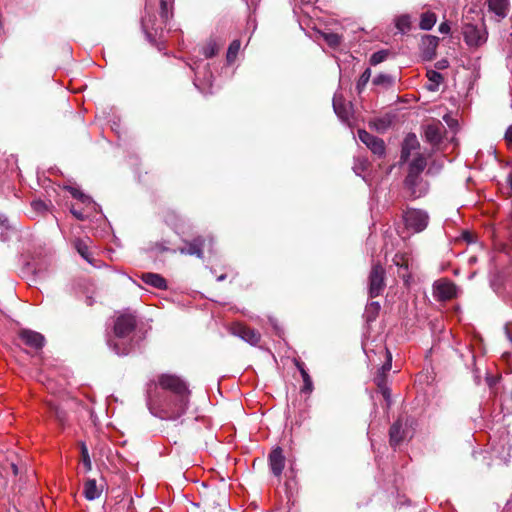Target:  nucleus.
<instances>
[{
    "label": "nucleus",
    "mask_w": 512,
    "mask_h": 512,
    "mask_svg": "<svg viewBox=\"0 0 512 512\" xmlns=\"http://www.w3.org/2000/svg\"><path fill=\"white\" fill-rule=\"evenodd\" d=\"M158 384L147 391V406L152 415L174 421L183 416L189 406L190 391L187 383L176 375L162 374Z\"/></svg>",
    "instance_id": "f257e3e1"
},
{
    "label": "nucleus",
    "mask_w": 512,
    "mask_h": 512,
    "mask_svg": "<svg viewBox=\"0 0 512 512\" xmlns=\"http://www.w3.org/2000/svg\"><path fill=\"white\" fill-rule=\"evenodd\" d=\"M136 327V317L132 314H122L117 317L114 324V334L117 341L109 339L107 341L109 347L117 355H127L132 350L131 343H126L124 339L134 331Z\"/></svg>",
    "instance_id": "f03ea898"
},
{
    "label": "nucleus",
    "mask_w": 512,
    "mask_h": 512,
    "mask_svg": "<svg viewBox=\"0 0 512 512\" xmlns=\"http://www.w3.org/2000/svg\"><path fill=\"white\" fill-rule=\"evenodd\" d=\"M414 420L412 418H398L390 427L389 443L393 448L399 446L402 442L413 437Z\"/></svg>",
    "instance_id": "7ed1b4c3"
},
{
    "label": "nucleus",
    "mask_w": 512,
    "mask_h": 512,
    "mask_svg": "<svg viewBox=\"0 0 512 512\" xmlns=\"http://www.w3.org/2000/svg\"><path fill=\"white\" fill-rule=\"evenodd\" d=\"M190 68L195 74L194 86L202 93H212V73L209 70V64L203 61H194Z\"/></svg>",
    "instance_id": "20e7f679"
},
{
    "label": "nucleus",
    "mask_w": 512,
    "mask_h": 512,
    "mask_svg": "<svg viewBox=\"0 0 512 512\" xmlns=\"http://www.w3.org/2000/svg\"><path fill=\"white\" fill-rule=\"evenodd\" d=\"M403 219L407 229L413 232H422L429 223V215L425 210L408 208L404 211Z\"/></svg>",
    "instance_id": "39448f33"
},
{
    "label": "nucleus",
    "mask_w": 512,
    "mask_h": 512,
    "mask_svg": "<svg viewBox=\"0 0 512 512\" xmlns=\"http://www.w3.org/2000/svg\"><path fill=\"white\" fill-rule=\"evenodd\" d=\"M385 288V269L379 263L372 265L368 277V293L371 298L381 295Z\"/></svg>",
    "instance_id": "423d86ee"
},
{
    "label": "nucleus",
    "mask_w": 512,
    "mask_h": 512,
    "mask_svg": "<svg viewBox=\"0 0 512 512\" xmlns=\"http://www.w3.org/2000/svg\"><path fill=\"white\" fill-rule=\"evenodd\" d=\"M462 34L469 47H479L487 41V31L483 25L466 23L462 28Z\"/></svg>",
    "instance_id": "0eeeda50"
},
{
    "label": "nucleus",
    "mask_w": 512,
    "mask_h": 512,
    "mask_svg": "<svg viewBox=\"0 0 512 512\" xmlns=\"http://www.w3.org/2000/svg\"><path fill=\"white\" fill-rule=\"evenodd\" d=\"M358 138L374 155L380 158L385 156L386 146L381 138L370 134L364 129L358 130Z\"/></svg>",
    "instance_id": "6e6552de"
},
{
    "label": "nucleus",
    "mask_w": 512,
    "mask_h": 512,
    "mask_svg": "<svg viewBox=\"0 0 512 512\" xmlns=\"http://www.w3.org/2000/svg\"><path fill=\"white\" fill-rule=\"evenodd\" d=\"M433 296L438 301H447L457 296V286L448 279H440L433 284Z\"/></svg>",
    "instance_id": "1a4fd4ad"
},
{
    "label": "nucleus",
    "mask_w": 512,
    "mask_h": 512,
    "mask_svg": "<svg viewBox=\"0 0 512 512\" xmlns=\"http://www.w3.org/2000/svg\"><path fill=\"white\" fill-rule=\"evenodd\" d=\"M229 332L252 346L258 345L261 340V334L257 330L241 323H233L229 328Z\"/></svg>",
    "instance_id": "9d476101"
},
{
    "label": "nucleus",
    "mask_w": 512,
    "mask_h": 512,
    "mask_svg": "<svg viewBox=\"0 0 512 512\" xmlns=\"http://www.w3.org/2000/svg\"><path fill=\"white\" fill-rule=\"evenodd\" d=\"M19 337L25 345L35 350L42 349L45 344L44 336L41 333L30 329H22L19 332Z\"/></svg>",
    "instance_id": "9b49d317"
},
{
    "label": "nucleus",
    "mask_w": 512,
    "mask_h": 512,
    "mask_svg": "<svg viewBox=\"0 0 512 512\" xmlns=\"http://www.w3.org/2000/svg\"><path fill=\"white\" fill-rule=\"evenodd\" d=\"M333 109L338 118L344 122L349 123L350 117L352 115V104L345 103L342 95L335 94L333 97Z\"/></svg>",
    "instance_id": "f8f14e48"
},
{
    "label": "nucleus",
    "mask_w": 512,
    "mask_h": 512,
    "mask_svg": "<svg viewBox=\"0 0 512 512\" xmlns=\"http://www.w3.org/2000/svg\"><path fill=\"white\" fill-rule=\"evenodd\" d=\"M405 188L409 193V197L412 199H417L423 197L427 194L429 185L426 181L423 180L421 175L417 176L413 184L407 183V177L404 181Z\"/></svg>",
    "instance_id": "ddd939ff"
},
{
    "label": "nucleus",
    "mask_w": 512,
    "mask_h": 512,
    "mask_svg": "<svg viewBox=\"0 0 512 512\" xmlns=\"http://www.w3.org/2000/svg\"><path fill=\"white\" fill-rule=\"evenodd\" d=\"M445 131L441 122H434L425 127V138L432 145H438L442 141Z\"/></svg>",
    "instance_id": "4468645a"
},
{
    "label": "nucleus",
    "mask_w": 512,
    "mask_h": 512,
    "mask_svg": "<svg viewBox=\"0 0 512 512\" xmlns=\"http://www.w3.org/2000/svg\"><path fill=\"white\" fill-rule=\"evenodd\" d=\"M285 464V457L280 447H276L269 454V465L272 473L279 477L282 474Z\"/></svg>",
    "instance_id": "2eb2a0df"
},
{
    "label": "nucleus",
    "mask_w": 512,
    "mask_h": 512,
    "mask_svg": "<svg viewBox=\"0 0 512 512\" xmlns=\"http://www.w3.org/2000/svg\"><path fill=\"white\" fill-rule=\"evenodd\" d=\"M425 167H426V159L424 158L423 155L419 154L417 157H415L412 160V162L409 165V171L406 176L407 183L410 185L413 184L415 179L417 178V176L421 175V173L423 172Z\"/></svg>",
    "instance_id": "dca6fc26"
},
{
    "label": "nucleus",
    "mask_w": 512,
    "mask_h": 512,
    "mask_svg": "<svg viewBox=\"0 0 512 512\" xmlns=\"http://www.w3.org/2000/svg\"><path fill=\"white\" fill-rule=\"evenodd\" d=\"M439 39L433 35H425L421 40L422 55L425 59H432L436 54Z\"/></svg>",
    "instance_id": "f3484780"
},
{
    "label": "nucleus",
    "mask_w": 512,
    "mask_h": 512,
    "mask_svg": "<svg viewBox=\"0 0 512 512\" xmlns=\"http://www.w3.org/2000/svg\"><path fill=\"white\" fill-rule=\"evenodd\" d=\"M188 246L184 248H180L179 252L181 254L193 255L198 258H203V248L205 244V239L201 236L194 238L192 241L187 243Z\"/></svg>",
    "instance_id": "a211bd4d"
},
{
    "label": "nucleus",
    "mask_w": 512,
    "mask_h": 512,
    "mask_svg": "<svg viewBox=\"0 0 512 512\" xmlns=\"http://www.w3.org/2000/svg\"><path fill=\"white\" fill-rule=\"evenodd\" d=\"M410 258L405 253H397L393 258V263L398 267V276L401 277L405 282L410 279L409 270Z\"/></svg>",
    "instance_id": "6ab92c4d"
},
{
    "label": "nucleus",
    "mask_w": 512,
    "mask_h": 512,
    "mask_svg": "<svg viewBox=\"0 0 512 512\" xmlns=\"http://www.w3.org/2000/svg\"><path fill=\"white\" fill-rule=\"evenodd\" d=\"M487 5L489 12L493 13L498 21L507 16L509 0H487Z\"/></svg>",
    "instance_id": "aec40b11"
},
{
    "label": "nucleus",
    "mask_w": 512,
    "mask_h": 512,
    "mask_svg": "<svg viewBox=\"0 0 512 512\" xmlns=\"http://www.w3.org/2000/svg\"><path fill=\"white\" fill-rule=\"evenodd\" d=\"M419 141L414 133H409L402 144L401 149V160L407 161L411 155V152L419 148Z\"/></svg>",
    "instance_id": "412c9836"
},
{
    "label": "nucleus",
    "mask_w": 512,
    "mask_h": 512,
    "mask_svg": "<svg viewBox=\"0 0 512 512\" xmlns=\"http://www.w3.org/2000/svg\"><path fill=\"white\" fill-rule=\"evenodd\" d=\"M140 278L146 285H149L159 290H166L168 287L165 278L157 273H142Z\"/></svg>",
    "instance_id": "4be33fe9"
},
{
    "label": "nucleus",
    "mask_w": 512,
    "mask_h": 512,
    "mask_svg": "<svg viewBox=\"0 0 512 512\" xmlns=\"http://www.w3.org/2000/svg\"><path fill=\"white\" fill-rule=\"evenodd\" d=\"M102 494V487H98L95 479H87L84 482L83 495L86 500L93 501Z\"/></svg>",
    "instance_id": "5701e85b"
},
{
    "label": "nucleus",
    "mask_w": 512,
    "mask_h": 512,
    "mask_svg": "<svg viewBox=\"0 0 512 512\" xmlns=\"http://www.w3.org/2000/svg\"><path fill=\"white\" fill-rule=\"evenodd\" d=\"M90 239H76L74 242V247L77 252L81 255L83 259H85L88 263L92 264V253L89 250Z\"/></svg>",
    "instance_id": "b1692460"
},
{
    "label": "nucleus",
    "mask_w": 512,
    "mask_h": 512,
    "mask_svg": "<svg viewBox=\"0 0 512 512\" xmlns=\"http://www.w3.org/2000/svg\"><path fill=\"white\" fill-rule=\"evenodd\" d=\"M393 122V118L390 115H385L383 117L374 118L370 121V127L375 129L378 132H385L387 131Z\"/></svg>",
    "instance_id": "393cba45"
},
{
    "label": "nucleus",
    "mask_w": 512,
    "mask_h": 512,
    "mask_svg": "<svg viewBox=\"0 0 512 512\" xmlns=\"http://www.w3.org/2000/svg\"><path fill=\"white\" fill-rule=\"evenodd\" d=\"M68 191L74 198L78 199L86 207H90L91 209L96 208V203L92 200V198L84 194L80 189L75 187H68Z\"/></svg>",
    "instance_id": "a878e982"
},
{
    "label": "nucleus",
    "mask_w": 512,
    "mask_h": 512,
    "mask_svg": "<svg viewBox=\"0 0 512 512\" xmlns=\"http://www.w3.org/2000/svg\"><path fill=\"white\" fill-rule=\"evenodd\" d=\"M374 381H375V384L377 385L378 389L380 390L381 394L383 395V397L389 404L390 398H391V391L387 385V376L382 375V374H377Z\"/></svg>",
    "instance_id": "bb28decb"
},
{
    "label": "nucleus",
    "mask_w": 512,
    "mask_h": 512,
    "mask_svg": "<svg viewBox=\"0 0 512 512\" xmlns=\"http://www.w3.org/2000/svg\"><path fill=\"white\" fill-rule=\"evenodd\" d=\"M427 78L429 83L426 85L427 89L429 91H437L439 88L440 83L443 80V76L441 73L435 71V70H428L427 71Z\"/></svg>",
    "instance_id": "cd10ccee"
},
{
    "label": "nucleus",
    "mask_w": 512,
    "mask_h": 512,
    "mask_svg": "<svg viewBox=\"0 0 512 512\" xmlns=\"http://www.w3.org/2000/svg\"><path fill=\"white\" fill-rule=\"evenodd\" d=\"M173 16V0H160V17L164 24Z\"/></svg>",
    "instance_id": "c85d7f7f"
},
{
    "label": "nucleus",
    "mask_w": 512,
    "mask_h": 512,
    "mask_svg": "<svg viewBox=\"0 0 512 512\" xmlns=\"http://www.w3.org/2000/svg\"><path fill=\"white\" fill-rule=\"evenodd\" d=\"M436 20H437V17L435 15V13L430 12V11L424 12L421 15L419 27L422 30H431L434 27Z\"/></svg>",
    "instance_id": "c756f323"
},
{
    "label": "nucleus",
    "mask_w": 512,
    "mask_h": 512,
    "mask_svg": "<svg viewBox=\"0 0 512 512\" xmlns=\"http://www.w3.org/2000/svg\"><path fill=\"white\" fill-rule=\"evenodd\" d=\"M380 311V304L377 301H372L369 303L364 312V318L368 323L373 322L376 320L378 314Z\"/></svg>",
    "instance_id": "7c9ffc66"
},
{
    "label": "nucleus",
    "mask_w": 512,
    "mask_h": 512,
    "mask_svg": "<svg viewBox=\"0 0 512 512\" xmlns=\"http://www.w3.org/2000/svg\"><path fill=\"white\" fill-rule=\"evenodd\" d=\"M395 83V77L389 74L380 73L373 79V84L375 86H381L384 88H390Z\"/></svg>",
    "instance_id": "2f4dec72"
},
{
    "label": "nucleus",
    "mask_w": 512,
    "mask_h": 512,
    "mask_svg": "<svg viewBox=\"0 0 512 512\" xmlns=\"http://www.w3.org/2000/svg\"><path fill=\"white\" fill-rule=\"evenodd\" d=\"M241 43L239 40H233L227 50L226 59L229 64L233 63L236 59L238 52L240 50Z\"/></svg>",
    "instance_id": "473e14b6"
},
{
    "label": "nucleus",
    "mask_w": 512,
    "mask_h": 512,
    "mask_svg": "<svg viewBox=\"0 0 512 512\" xmlns=\"http://www.w3.org/2000/svg\"><path fill=\"white\" fill-rule=\"evenodd\" d=\"M80 450H81V461L85 468V472H89L92 469V462H91L88 448L84 442L80 443Z\"/></svg>",
    "instance_id": "72a5a7b5"
},
{
    "label": "nucleus",
    "mask_w": 512,
    "mask_h": 512,
    "mask_svg": "<svg viewBox=\"0 0 512 512\" xmlns=\"http://www.w3.org/2000/svg\"><path fill=\"white\" fill-rule=\"evenodd\" d=\"M219 50L217 43L214 40H210L207 42L205 46L201 48V54L204 55L205 58L214 57Z\"/></svg>",
    "instance_id": "f704fd0d"
},
{
    "label": "nucleus",
    "mask_w": 512,
    "mask_h": 512,
    "mask_svg": "<svg viewBox=\"0 0 512 512\" xmlns=\"http://www.w3.org/2000/svg\"><path fill=\"white\" fill-rule=\"evenodd\" d=\"M370 78H371V69L366 68L356 83V90H357L358 94H361L363 92V90L365 89Z\"/></svg>",
    "instance_id": "c9c22d12"
},
{
    "label": "nucleus",
    "mask_w": 512,
    "mask_h": 512,
    "mask_svg": "<svg viewBox=\"0 0 512 512\" xmlns=\"http://www.w3.org/2000/svg\"><path fill=\"white\" fill-rule=\"evenodd\" d=\"M301 377L303 380V386L301 388V392L305 393V394L312 393V391L314 389L313 382H312V379H311L309 373L307 372V370H302Z\"/></svg>",
    "instance_id": "e433bc0d"
},
{
    "label": "nucleus",
    "mask_w": 512,
    "mask_h": 512,
    "mask_svg": "<svg viewBox=\"0 0 512 512\" xmlns=\"http://www.w3.org/2000/svg\"><path fill=\"white\" fill-rule=\"evenodd\" d=\"M369 162L366 158H356L353 166L355 174L361 176L367 170Z\"/></svg>",
    "instance_id": "4c0bfd02"
},
{
    "label": "nucleus",
    "mask_w": 512,
    "mask_h": 512,
    "mask_svg": "<svg viewBox=\"0 0 512 512\" xmlns=\"http://www.w3.org/2000/svg\"><path fill=\"white\" fill-rule=\"evenodd\" d=\"M396 28L405 33L410 29V17L408 15H401L396 19Z\"/></svg>",
    "instance_id": "58836bf2"
},
{
    "label": "nucleus",
    "mask_w": 512,
    "mask_h": 512,
    "mask_svg": "<svg viewBox=\"0 0 512 512\" xmlns=\"http://www.w3.org/2000/svg\"><path fill=\"white\" fill-rule=\"evenodd\" d=\"M389 52L387 50H380L377 52H374L370 57V64L373 66H376L383 61H385L388 57Z\"/></svg>",
    "instance_id": "ea45409f"
},
{
    "label": "nucleus",
    "mask_w": 512,
    "mask_h": 512,
    "mask_svg": "<svg viewBox=\"0 0 512 512\" xmlns=\"http://www.w3.org/2000/svg\"><path fill=\"white\" fill-rule=\"evenodd\" d=\"M323 37L330 47H337L341 43V37L336 33H325Z\"/></svg>",
    "instance_id": "a19ab883"
},
{
    "label": "nucleus",
    "mask_w": 512,
    "mask_h": 512,
    "mask_svg": "<svg viewBox=\"0 0 512 512\" xmlns=\"http://www.w3.org/2000/svg\"><path fill=\"white\" fill-rule=\"evenodd\" d=\"M387 353V361L382 365L381 369L379 370L378 374L386 375L387 372L391 370L392 364V356L388 350H386Z\"/></svg>",
    "instance_id": "79ce46f5"
},
{
    "label": "nucleus",
    "mask_w": 512,
    "mask_h": 512,
    "mask_svg": "<svg viewBox=\"0 0 512 512\" xmlns=\"http://www.w3.org/2000/svg\"><path fill=\"white\" fill-rule=\"evenodd\" d=\"M151 22V19H146V18H143L142 19V27H143V30L145 31V33L147 34L148 37H150V32H149V29H152L154 30L155 32H157V28L154 27V24H150Z\"/></svg>",
    "instance_id": "37998d69"
},
{
    "label": "nucleus",
    "mask_w": 512,
    "mask_h": 512,
    "mask_svg": "<svg viewBox=\"0 0 512 512\" xmlns=\"http://www.w3.org/2000/svg\"><path fill=\"white\" fill-rule=\"evenodd\" d=\"M70 211H71V213L73 214V216H74L76 219L81 220V221H83V220H85L86 218H88V217H89V214H88V213H85V212H83V211H81V210H78V209H76V208H74V207H72V208L70 209Z\"/></svg>",
    "instance_id": "c03bdc74"
},
{
    "label": "nucleus",
    "mask_w": 512,
    "mask_h": 512,
    "mask_svg": "<svg viewBox=\"0 0 512 512\" xmlns=\"http://www.w3.org/2000/svg\"><path fill=\"white\" fill-rule=\"evenodd\" d=\"M505 140L509 147H512V125L508 127L505 133Z\"/></svg>",
    "instance_id": "a18cd8bd"
},
{
    "label": "nucleus",
    "mask_w": 512,
    "mask_h": 512,
    "mask_svg": "<svg viewBox=\"0 0 512 512\" xmlns=\"http://www.w3.org/2000/svg\"><path fill=\"white\" fill-rule=\"evenodd\" d=\"M438 29L441 34H448L450 31V26L447 22H443L439 25Z\"/></svg>",
    "instance_id": "49530a36"
},
{
    "label": "nucleus",
    "mask_w": 512,
    "mask_h": 512,
    "mask_svg": "<svg viewBox=\"0 0 512 512\" xmlns=\"http://www.w3.org/2000/svg\"><path fill=\"white\" fill-rule=\"evenodd\" d=\"M294 363H295V366L297 367L298 371L302 375V370H306L305 364L298 359H294Z\"/></svg>",
    "instance_id": "de8ad7c7"
},
{
    "label": "nucleus",
    "mask_w": 512,
    "mask_h": 512,
    "mask_svg": "<svg viewBox=\"0 0 512 512\" xmlns=\"http://www.w3.org/2000/svg\"><path fill=\"white\" fill-rule=\"evenodd\" d=\"M56 417L59 420V422L63 423L66 419V414L64 411L56 410Z\"/></svg>",
    "instance_id": "09e8293b"
},
{
    "label": "nucleus",
    "mask_w": 512,
    "mask_h": 512,
    "mask_svg": "<svg viewBox=\"0 0 512 512\" xmlns=\"http://www.w3.org/2000/svg\"><path fill=\"white\" fill-rule=\"evenodd\" d=\"M247 25L249 28H252L253 30H255L256 29V19L252 16H249Z\"/></svg>",
    "instance_id": "8fccbe9b"
},
{
    "label": "nucleus",
    "mask_w": 512,
    "mask_h": 512,
    "mask_svg": "<svg viewBox=\"0 0 512 512\" xmlns=\"http://www.w3.org/2000/svg\"><path fill=\"white\" fill-rule=\"evenodd\" d=\"M8 225V218L5 214L0 213V226L6 227Z\"/></svg>",
    "instance_id": "3c124183"
},
{
    "label": "nucleus",
    "mask_w": 512,
    "mask_h": 512,
    "mask_svg": "<svg viewBox=\"0 0 512 512\" xmlns=\"http://www.w3.org/2000/svg\"><path fill=\"white\" fill-rule=\"evenodd\" d=\"M448 65V62L446 60H442V61H439L437 63V68L439 69H443V68H446Z\"/></svg>",
    "instance_id": "603ef678"
},
{
    "label": "nucleus",
    "mask_w": 512,
    "mask_h": 512,
    "mask_svg": "<svg viewBox=\"0 0 512 512\" xmlns=\"http://www.w3.org/2000/svg\"><path fill=\"white\" fill-rule=\"evenodd\" d=\"M505 334H506L507 338L509 339V341L512 343V336H511L510 331L507 326H505Z\"/></svg>",
    "instance_id": "864d4df0"
},
{
    "label": "nucleus",
    "mask_w": 512,
    "mask_h": 512,
    "mask_svg": "<svg viewBox=\"0 0 512 512\" xmlns=\"http://www.w3.org/2000/svg\"><path fill=\"white\" fill-rule=\"evenodd\" d=\"M507 182L512 190V171L509 173V175L507 177Z\"/></svg>",
    "instance_id": "5fc2aeb1"
},
{
    "label": "nucleus",
    "mask_w": 512,
    "mask_h": 512,
    "mask_svg": "<svg viewBox=\"0 0 512 512\" xmlns=\"http://www.w3.org/2000/svg\"><path fill=\"white\" fill-rule=\"evenodd\" d=\"M486 380L489 386H492L495 383V380L492 377H487Z\"/></svg>",
    "instance_id": "6e6d98bb"
},
{
    "label": "nucleus",
    "mask_w": 512,
    "mask_h": 512,
    "mask_svg": "<svg viewBox=\"0 0 512 512\" xmlns=\"http://www.w3.org/2000/svg\"><path fill=\"white\" fill-rule=\"evenodd\" d=\"M157 247H158V249H159L160 251H167V250H168V249H167L164 245H162V244H158V245H157Z\"/></svg>",
    "instance_id": "4d7b16f0"
},
{
    "label": "nucleus",
    "mask_w": 512,
    "mask_h": 512,
    "mask_svg": "<svg viewBox=\"0 0 512 512\" xmlns=\"http://www.w3.org/2000/svg\"><path fill=\"white\" fill-rule=\"evenodd\" d=\"M34 206L36 209H39L40 207L44 206V204L42 202H35Z\"/></svg>",
    "instance_id": "13d9d810"
},
{
    "label": "nucleus",
    "mask_w": 512,
    "mask_h": 512,
    "mask_svg": "<svg viewBox=\"0 0 512 512\" xmlns=\"http://www.w3.org/2000/svg\"><path fill=\"white\" fill-rule=\"evenodd\" d=\"M226 279V274H221L220 276L217 277V281H223Z\"/></svg>",
    "instance_id": "bf43d9fd"
},
{
    "label": "nucleus",
    "mask_w": 512,
    "mask_h": 512,
    "mask_svg": "<svg viewBox=\"0 0 512 512\" xmlns=\"http://www.w3.org/2000/svg\"><path fill=\"white\" fill-rule=\"evenodd\" d=\"M270 323L273 325L274 329L278 332V327L276 322L273 319H270Z\"/></svg>",
    "instance_id": "052dcab7"
},
{
    "label": "nucleus",
    "mask_w": 512,
    "mask_h": 512,
    "mask_svg": "<svg viewBox=\"0 0 512 512\" xmlns=\"http://www.w3.org/2000/svg\"><path fill=\"white\" fill-rule=\"evenodd\" d=\"M12 470H13V473L16 475L18 473V468L15 464H12Z\"/></svg>",
    "instance_id": "680f3d73"
},
{
    "label": "nucleus",
    "mask_w": 512,
    "mask_h": 512,
    "mask_svg": "<svg viewBox=\"0 0 512 512\" xmlns=\"http://www.w3.org/2000/svg\"><path fill=\"white\" fill-rule=\"evenodd\" d=\"M245 1L247 2L248 0H245Z\"/></svg>",
    "instance_id": "e2e57ef3"
}]
</instances>
